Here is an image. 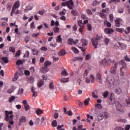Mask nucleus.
Here are the masks:
<instances>
[{"label":"nucleus","mask_w":130,"mask_h":130,"mask_svg":"<svg viewBox=\"0 0 130 130\" xmlns=\"http://www.w3.org/2000/svg\"><path fill=\"white\" fill-rule=\"evenodd\" d=\"M49 89H50L51 90L52 89H53V88H54V85H53V82H51L49 86Z\"/></svg>","instance_id":"obj_46"},{"label":"nucleus","mask_w":130,"mask_h":130,"mask_svg":"<svg viewBox=\"0 0 130 130\" xmlns=\"http://www.w3.org/2000/svg\"><path fill=\"white\" fill-rule=\"evenodd\" d=\"M61 83H68L69 82V78H62L60 80Z\"/></svg>","instance_id":"obj_25"},{"label":"nucleus","mask_w":130,"mask_h":130,"mask_svg":"<svg viewBox=\"0 0 130 130\" xmlns=\"http://www.w3.org/2000/svg\"><path fill=\"white\" fill-rule=\"evenodd\" d=\"M51 65V63L49 61H46L44 63V67L41 68V72H42V74H46L49 69H48V67L49 66Z\"/></svg>","instance_id":"obj_3"},{"label":"nucleus","mask_w":130,"mask_h":130,"mask_svg":"<svg viewBox=\"0 0 130 130\" xmlns=\"http://www.w3.org/2000/svg\"><path fill=\"white\" fill-rule=\"evenodd\" d=\"M74 60H79V61H82V60H83V57H76L74 58Z\"/></svg>","instance_id":"obj_35"},{"label":"nucleus","mask_w":130,"mask_h":130,"mask_svg":"<svg viewBox=\"0 0 130 130\" xmlns=\"http://www.w3.org/2000/svg\"><path fill=\"white\" fill-rule=\"evenodd\" d=\"M54 31L55 33H58V32H59V28L58 27L54 28Z\"/></svg>","instance_id":"obj_59"},{"label":"nucleus","mask_w":130,"mask_h":130,"mask_svg":"<svg viewBox=\"0 0 130 130\" xmlns=\"http://www.w3.org/2000/svg\"><path fill=\"white\" fill-rule=\"evenodd\" d=\"M87 30L88 31H92V25L90 23L87 24Z\"/></svg>","instance_id":"obj_47"},{"label":"nucleus","mask_w":130,"mask_h":130,"mask_svg":"<svg viewBox=\"0 0 130 130\" xmlns=\"http://www.w3.org/2000/svg\"><path fill=\"white\" fill-rule=\"evenodd\" d=\"M61 75L66 77L69 76V73L66 70H64L61 72Z\"/></svg>","instance_id":"obj_30"},{"label":"nucleus","mask_w":130,"mask_h":130,"mask_svg":"<svg viewBox=\"0 0 130 130\" xmlns=\"http://www.w3.org/2000/svg\"><path fill=\"white\" fill-rule=\"evenodd\" d=\"M81 19H83V20H86L87 19V16L85 15V14H81Z\"/></svg>","instance_id":"obj_54"},{"label":"nucleus","mask_w":130,"mask_h":130,"mask_svg":"<svg viewBox=\"0 0 130 130\" xmlns=\"http://www.w3.org/2000/svg\"><path fill=\"white\" fill-rule=\"evenodd\" d=\"M71 14L73 15V16H77V10H73L72 11H71Z\"/></svg>","instance_id":"obj_51"},{"label":"nucleus","mask_w":130,"mask_h":130,"mask_svg":"<svg viewBox=\"0 0 130 130\" xmlns=\"http://www.w3.org/2000/svg\"><path fill=\"white\" fill-rule=\"evenodd\" d=\"M38 87L39 88H40L41 86H43V85H44V80L43 79H41L38 83Z\"/></svg>","instance_id":"obj_16"},{"label":"nucleus","mask_w":130,"mask_h":130,"mask_svg":"<svg viewBox=\"0 0 130 130\" xmlns=\"http://www.w3.org/2000/svg\"><path fill=\"white\" fill-rule=\"evenodd\" d=\"M120 18H117L115 20V26L116 27H120Z\"/></svg>","instance_id":"obj_15"},{"label":"nucleus","mask_w":130,"mask_h":130,"mask_svg":"<svg viewBox=\"0 0 130 130\" xmlns=\"http://www.w3.org/2000/svg\"><path fill=\"white\" fill-rule=\"evenodd\" d=\"M61 6H62V7H66V6H67L68 8H69L70 10H73L74 5L73 0H69L66 2L62 3L61 4Z\"/></svg>","instance_id":"obj_4"},{"label":"nucleus","mask_w":130,"mask_h":130,"mask_svg":"<svg viewBox=\"0 0 130 130\" xmlns=\"http://www.w3.org/2000/svg\"><path fill=\"white\" fill-rule=\"evenodd\" d=\"M52 126L55 127L57 126V121L55 120H53L52 122Z\"/></svg>","instance_id":"obj_39"},{"label":"nucleus","mask_w":130,"mask_h":130,"mask_svg":"<svg viewBox=\"0 0 130 130\" xmlns=\"http://www.w3.org/2000/svg\"><path fill=\"white\" fill-rule=\"evenodd\" d=\"M45 13V10H43L39 11V15H44Z\"/></svg>","instance_id":"obj_57"},{"label":"nucleus","mask_w":130,"mask_h":130,"mask_svg":"<svg viewBox=\"0 0 130 130\" xmlns=\"http://www.w3.org/2000/svg\"><path fill=\"white\" fill-rule=\"evenodd\" d=\"M58 54L59 56L66 55V51H64L63 49L60 50V51L58 53Z\"/></svg>","instance_id":"obj_17"},{"label":"nucleus","mask_w":130,"mask_h":130,"mask_svg":"<svg viewBox=\"0 0 130 130\" xmlns=\"http://www.w3.org/2000/svg\"><path fill=\"white\" fill-rule=\"evenodd\" d=\"M116 108L118 111H120V112H123V109H122V105L120 104H118L116 106Z\"/></svg>","instance_id":"obj_10"},{"label":"nucleus","mask_w":130,"mask_h":130,"mask_svg":"<svg viewBox=\"0 0 130 130\" xmlns=\"http://www.w3.org/2000/svg\"><path fill=\"white\" fill-rule=\"evenodd\" d=\"M104 31L106 34H112V33L114 32V30H113L112 28H109L107 27H106Z\"/></svg>","instance_id":"obj_7"},{"label":"nucleus","mask_w":130,"mask_h":130,"mask_svg":"<svg viewBox=\"0 0 130 130\" xmlns=\"http://www.w3.org/2000/svg\"><path fill=\"white\" fill-rule=\"evenodd\" d=\"M114 130H124V129H123V128L120 126H117L114 129Z\"/></svg>","instance_id":"obj_61"},{"label":"nucleus","mask_w":130,"mask_h":130,"mask_svg":"<svg viewBox=\"0 0 130 130\" xmlns=\"http://www.w3.org/2000/svg\"><path fill=\"white\" fill-rule=\"evenodd\" d=\"M19 73L16 72L15 74L14 75V78L13 79V81H16L17 80H18V78H19Z\"/></svg>","instance_id":"obj_29"},{"label":"nucleus","mask_w":130,"mask_h":130,"mask_svg":"<svg viewBox=\"0 0 130 130\" xmlns=\"http://www.w3.org/2000/svg\"><path fill=\"white\" fill-rule=\"evenodd\" d=\"M73 42H74V39H73L72 38L68 39V44H69L70 45H73Z\"/></svg>","instance_id":"obj_24"},{"label":"nucleus","mask_w":130,"mask_h":130,"mask_svg":"<svg viewBox=\"0 0 130 130\" xmlns=\"http://www.w3.org/2000/svg\"><path fill=\"white\" fill-rule=\"evenodd\" d=\"M46 119H47L46 117H42V118L40 120V124H42L43 123V122H44L45 121V120H46Z\"/></svg>","instance_id":"obj_31"},{"label":"nucleus","mask_w":130,"mask_h":130,"mask_svg":"<svg viewBox=\"0 0 130 130\" xmlns=\"http://www.w3.org/2000/svg\"><path fill=\"white\" fill-rule=\"evenodd\" d=\"M115 92L116 94H118V95H119L121 94V92H122V91L121 90V89L118 88L115 90Z\"/></svg>","instance_id":"obj_19"},{"label":"nucleus","mask_w":130,"mask_h":130,"mask_svg":"<svg viewBox=\"0 0 130 130\" xmlns=\"http://www.w3.org/2000/svg\"><path fill=\"white\" fill-rule=\"evenodd\" d=\"M125 34H128L130 32V27H127V28L124 30Z\"/></svg>","instance_id":"obj_42"},{"label":"nucleus","mask_w":130,"mask_h":130,"mask_svg":"<svg viewBox=\"0 0 130 130\" xmlns=\"http://www.w3.org/2000/svg\"><path fill=\"white\" fill-rule=\"evenodd\" d=\"M35 123V124H37V125L40 124V119L39 118H37L36 119V121Z\"/></svg>","instance_id":"obj_45"},{"label":"nucleus","mask_w":130,"mask_h":130,"mask_svg":"<svg viewBox=\"0 0 130 130\" xmlns=\"http://www.w3.org/2000/svg\"><path fill=\"white\" fill-rule=\"evenodd\" d=\"M26 121H27V119L25 116H22L20 117L19 119V122L20 123H23V122H26Z\"/></svg>","instance_id":"obj_14"},{"label":"nucleus","mask_w":130,"mask_h":130,"mask_svg":"<svg viewBox=\"0 0 130 130\" xmlns=\"http://www.w3.org/2000/svg\"><path fill=\"white\" fill-rule=\"evenodd\" d=\"M24 74L25 76H29L30 75V71L28 70L24 71Z\"/></svg>","instance_id":"obj_56"},{"label":"nucleus","mask_w":130,"mask_h":130,"mask_svg":"<svg viewBox=\"0 0 130 130\" xmlns=\"http://www.w3.org/2000/svg\"><path fill=\"white\" fill-rule=\"evenodd\" d=\"M31 91L32 93L33 97H37V96H38V94L37 93V92L35 91V88H34V87H31Z\"/></svg>","instance_id":"obj_13"},{"label":"nucleus","mask_w":130,"mask_h":130,"mask_svg":"<svg viewBox=\"0 0 130 130\" xmlns=\"http://www.w3.org/2000/svg\"><path fill=\"white\" fill-rule=\"evenodd\" d=\"M6 118L5 120L6 121H9V123L11 125L14 124V121H13V118H14V114H13L12 111H5Z\"/></svg>","instance_id":"obj_1"},{"label":"nucleus","mask_w":130,"mask_h":130,"mask_svg":"<svg viewBox=\"0 0 130 130\" xmlns=\"http://www.w3.org/2000/svg\"><path fill=\"white\" fill-rule=\"evenodd\" d=\"M98 119L99 121H101V120H103L104 119V115L102 114H99L98 115Z\"/></svg>","instance_id":"obj_21"},{"label":"nucleus","mask_w":130,"mask_h":130,"mask_svg":"<svg viewBox=\"0 0 130 130\" xmlns=\"http://www.w3.org/2000/svg\"><path fill=\"white\" fill-rule=\"evenodd\" d=\"M109 18H110V21L111 23H113V14H109Z\"/></svg>","instance_id":"obj_37"},{"label":"nucleus","mask_w":130,"mask_h":130,"mask_svg":"<svg viewBox=\"0 0 130 130\" xmlns=\"http://www.w3.org/2000/svg\"><path fill=\"white\" fill-rule=\"evenodd\" d=\"M41 50H42L43 51H47L48 49L46 47L44 46L41 47Z\"/></svg>","instance_id":"obj_55"},{"label":"nucleus","mask_w":130,"mask_h":130,"mask_svg":"<svg viewBox=\"0 0 130 130\" xmlns=\"http://www.w3.org/2000/svg\"><path fill=\"white\" fill-rule=\"evenodd\" d=\"M72 50H73V51L74 52V53H76L78 54L79 53V50H78V49H77V48L75 47H72L71 48Z\"/></svg>","instance_id":"obj_26"},{"label":"nucleus","mask_w":130,"mask_h":130,"mask_svg":"<svg viewBox=\"0 0 130 130\" xmlns=\"http://www.w3.org/2000/svg\"><path fill=\"white\" fill-rule=\"evenodd\" d=\"M123 12H124V10L123 8H119V9L118 10V13H119V14H122Z\"/></svg>","instance_id":"obj_49"},{"label":"nucleus","mask_w":130,"mask_h":130,"mask_svg":"<svg viewBox=\"0 0 130 130\" xmlns=\"http://www.w3.org/2000/svg\"><path fill=\"white\" fill-rule=\"evenodd\" d=\"M81 43H82V46L83 47H85V46H87V45H88V42L85 39H82L81 40Z\"/></svg>","instance_id":"obj_11"},{"label":"nucleus","mask_w":130,"mask_h":130,"mask_svg":"<svg viewBox=\"0 0 130 130\" xmlns=\"http://www.w3.org/2000/svg\"><path fill=\"white\" fill-rule=\"evenodd\" d=\"M40 34L39 32H37V34H33L32 35V36L34 38H37V37H38V36H39Z\"/></svg>","instance_id":"obj_52"},{"label":"nucleus","mask_w":130,"mask_h":130,"mask_svg":"<svg viewBox=\"0 0 130 130\" xmlns=\"http://www.w3.org/2000/svg\"><path fill=\"white\" fill-rule=\"evenodd\" d=\"M108 104L109 105H112L115 103V98H114L112 94H111L109 98V101H108Z\"/></svg>","instance_id":"obj_6"},{"label":"nucleus","mask_w":130,"mask_h":130,"mask_svg":"<svg viewBox=\"0 0 130 130\" xmlns=\"http://www.w3.org/2000/svg\"><path fill=\"white\" fill-rule=\"evenodd\" d=\"M2 60L4 61L5 63H8L9 62V57H2Z\"/></svg>","instance_id":"obj_22"},{"label":"nucleus","mask_w":130,"mask_h":130,"mask_svg":"<svg viewBox=\"0 0 130 130\" xmlns=\"http://www.w3.org/2000/svg\"><path fill=\"white\" fill-rule=\"evenodd\" d=\"M23 92H24V89L23 88H21L18 90V94L19 95H22V93H23Z\"/></svg>","instance_id":"obj_53"},{"label":"nucleus","mask_w":130,"mask_h":130,"mask_svg":"<svg viewBox=\"0 0 130 130\" xmlns=\"http://www.w3.org/2000/svg\"><path fill=\"white\" fill-rule=\"evenodd\" d=\"M126 68L125 67V65L124 64H121L120 67V75L121 76H124V72H123V71L125 70Z\"/></svg>","instance_id":"obj_8"},{"label":"nucleus","mask_w":130,"mask_h":130,"mask_svg":"<svg viewBox=\"0 0 130 130\" xmlns=\"http://www.w3.org/2000/svg\"><path fill=\"white\" fill-rule=\"evenodd\" d=\"M33 55H38L39 51L36 49H33L31 50Z\"/></svg>","instance_id":"obj_18"},{"label":"nucleus","mask_w":130,"mask_h":130,"mask_svg":"<svg viewBox=\"0 0 130 130\" xmlns=\"http://www.w3.org/2000/svg\"><path fill=\"white\" fill-rule=\"evenodd\" d=\"M115 61L114 60H111L109 58H104L103 60L100 61V63L103 66H110Z\"/></svg>","instance_id":"obj_2"},{"label":"nucleus","mask_w":130,"mask_h":130,"mask_svg":"<svg viewBox=\"0 0 130 130\" xmlns=\"http://www.w3.org/2000/svg\"><path fill=\"white\" fill-rule=\"evenodd\" d=\"M78 25L79 26V27H84V23H83V21L82 20H79Z\"/></svg>","instance_id":"obj_41"},{"label":"nucleus","mask_w":130,"mask_h":130,"mask_svg":"<svg viewBox=\"0 0 130 130\" xmlns=\"http://www.w3.org/2000/svg\"><path fill=\"white\" fill-rule=\"evenodd\" d=\"M66 13H67V10H66V9H63L61 12L59 13V15L64 16V15H66Z\"/></svg>","instance_id":"obj_38"},{"label":"nucleus","mask_w":130,"mask_h":130,"mask_svg":"<svg viewBox=\"0 0 130 130\" xmlns=\"http://www.w3.org/2000/svg\"><path fill=\"white\" fill-rule=\"evenodd\" d=\"M96 78L98 82H99L100 84H102V78L101 77V74H100V73L96 74Z\"/></svg>","instance_id":"obj_9"},{"label":"nucleus","mask_w":130,"mask_h":130,"mask_svg":"<svg viewBox=\"0 0 130 130\" xmlns=\"http://www.w3.org/2000/svg\"><path fill=\"white\" fill-rule=\"evenodd\" d=\"M98 4H99V2L98 1H93L92 5L93 6H97V5H98Z\"/></svg>","instance_id":"obj_62"},{"label":"nucleus","mask_w":130,"mask_h":130,"mask_svg":"<svg viewBox=\"0 0 130 130\" xmlns=\"http://www.w3.org/2000/svg\"><path fill=\"white\" fill-rule=\"evenodd\" d=\"M23 63V61L21 59H18L16 61V64L17 66H21Z\"/></svg>","instance_id":"obj_36"},{"label":"nucleus","mask_w":130,"mask_h":130,"mask_svg":"<svg viewBox=\"0 0 130 130\" xmlns=\"http://www.w3.org/2000/svg\"><path fill=\"white\" fill-rule=\"evenodd\" d=\"M16 99V97L14 95H12L9 100V103H12Z\"/></svg>","instance_id":"obj_28"},{"label":"nucleus","mask_w":130,"mask_h":130,"mask_svg":"<svg viewBox=\"0 0 130 130\" xmlns=\"http://www.w3.org/2000/svg\"><path fill=\"white\" fill-rule=\"evenodd\" d=\"M92 43L93 46H94V48H97V45H98V41L96 40H94L93 38L91 39Z\"/></svg>","instance_id":"obj_12"},{"label":"nucleus","mask_w":130,"mask_h":130,"mask_svg":"<svg viewBox=\"0 0 130 130\" xmlns=\"http://www.w3.org/2000/svg\"><path fill=\"white\" fill-rule=\"evenodd\" d=\"M9 51L11 52H15V48L14 47H10L9 48Z\"/></svg>","instance_id":"obj_63"},{"label":"nucleus","mask_w":130,"mask_h":130,"mask_svg":"<svg viewBox=\"0 0 130 130\" xmlns=\"http://www.w3.org/2000/svg\"><path fill=\"white\" fill-rule=\"evenodd\" d=\"M109 94V92L108 91H105L104 92L102 93V95L105 98H107L108 97V95Z\"/></svg>","instance_id":"obj_20"},{"label":"nucleus","mask_w":130,"mask_h":130,"mask_svg":"<svg viewBox=\"0 0 130 130\" xmlns=\"http://www.w3.org/2000/svg\"><path fill=\"white\" fill-rule=\"evenodd\" d=\"M94 106L96 108H98V109H102V105H101V104H96Z\"/></svg>","instance_id":"obj_40"},{"label":"nucleus","mask_w":130,"mask_h":130,"mask_svg":"<svg viewBox=\"0 0 130 130\" xmlns=\"http://www.w3.org/2000/svg\"><path fill=\"white\" fill-rule=\"evenodd\" d=\"M58 113H55L54 114V117L55 119H57L58 118Z\"/></svg>","instance_id":"obj_60"},{"label":"nucleus","mask_w":130,"mask_h":130,"mask_svg":"<svg viewBox=\"0 0 130 130\" xmlns=\"http://www.w3.org/2000/svg\"><path fill=\"white\" fill-rule=\"evenodd\" d=\"M32 9L33 8H32V7L28 6L26 7V11H31Z\"/></svg>","instance_id":"obj_58"},{"label":"nucleus","mask_w":130,"mask_h":130,"mask_svg":"<svg viewBox=\"0 0 130 130\" xmlns=\"http://www.w3.org/2000/svg\"><path fill=\"white\" fill-rule=\"evenodd\" d=\"M116 31H117V32H119V33H123V32H124V29L121 28H116Z\"/></svg>","instance_id":"obj_27"},{"label":"nucleus","mask_w":130,"mask_h":130,"mask_svg":"<svg viewBox=\"0 0 130 130\" xmlns=\"http://www.w3.org/2000/svg\"><path fill=\"white\" fill-rule=\"evenodd\" d=\"M89 101H90V98H88L87 100H85L84 102V105L86 106L88 105Z\"/></svg>","instance_id":"obj_43"},{"label":"nucleus","mask_w":130,"mask_h":130,"mask_svg":"<svg viewBox=\"0 0 130 130\" xmlns=\"http://www.w3.org/2000/svg\"><path fill=\"white\" fill-rule=\"evenodd\" d=\"M118 64H119V63H118V62H115L114 63V67L111 68L110 69V72L111 73V74H114V75H116V73H117V67H118Z\"/></svg>","instance_id":"obj_5"},{"label":"nucleus","mask_w":130,"mask_h":130,"mask_svg":"<svg viewBox=\"0 0 130 130\" xmlns=\"http://www.w3.org/2000/svg\"><path fill=\"white\" fill-rule=\"evenodd\" d=\"M89 69H87L85 70V72H84V73L83 74L84 76H88V74H89Z\"/></svg>","instance_id":"obj_50"},{"label":"nucleus","mask_w":130,"mask_h":130,"mask_svg":"<svg viewBox=\"0 0 130 130\" xmlns=\"http://www.w3.org/2000/svg\"><path fill=\"white\" fill-rule=\"evenodd\" d=\"M36 113L38 115H40V114H42V113H43V111L41 109H39L37 110Z\"/></svg>","instance_id":"obj_33"},{"label":"nucleus","mask_w":130,"mask_h":130,"mask_svg":"<svg viewBox=\"0 0 130 130\" xmlns=\"http://www.w3.org/2000/svg\"><path fill=\"white\" fill-rule=\"evenodd\" d=\"M29 108H30V106H29V105L27 104V105H24V109L25 111H28Z\"/></svg>","instance_id":"obj_48"},{"label":"nucleus","mask_w":130,"mask_h":130,"mask_svg":"<svg viewBox=\"0 0 130 130\" xmlns=\"http://www.w3.org/2000/svg\"><path fill=\"white\" fill-rule=\"evenodd\" d=\"M14 7L15 9H19L20 8V2L17 1L14 4Z\"/></svg>","instance_id":"obj_23"},{"label":"nucleus","mask_w":130,"mask_h":130,"mask_svg":"<svg viewBox=\"0 0 130 130\" xmlns=\"http://www.w3.org/2000/svg\"><path fill=\"white\" fill-rule=\"evenodd\" d=\"M90 78H91V83H95V77L92 74L90 75Z\"/></svg>","instance_id":"obj_34"},{"label":"nucleus","mask_w":130,"mask_h":130,"mask_svg":"<svg viewBox=\"0 0 130 130\" xmlns=\"http://www.w3.org/2000/svg\"><path fill=\"white\" fill-rule=\"evenodd\" d=\"M129 128H130V125L129 124L126 125L124 130H129Z\"/></svg>","instance_id":"obj_64"},{"label":"nucleus","mask_w":130,"mask_h":130,"mask_svg":"<svg viewBox=\"0 0 130 130\" xmlns=\"http://www.w3.org/2000/svg\"><path fill=\"white\" fill-rule=\"evenodd\" d=\"M56 41L57 42H61V43H62V40L61 39V37L60 36V35L58 36L56 39Z\"/></svg>","instance_id":"obj_32"},{"label":"nucleus","mask_w":130,"mask_h":130,"mask_svg":"<svg viewBox=\"0 0 130 130\" xmlns=\"http://www.w3.org/2000/svg\"><path fill=\"white\" fill-rule=\"evenodd\" d=\"M109 41H110V40H109L107 38H105V44H106V45H108V44L109 43Z\"/></svg>","instance_id":"obj_44"}]
</instances>
